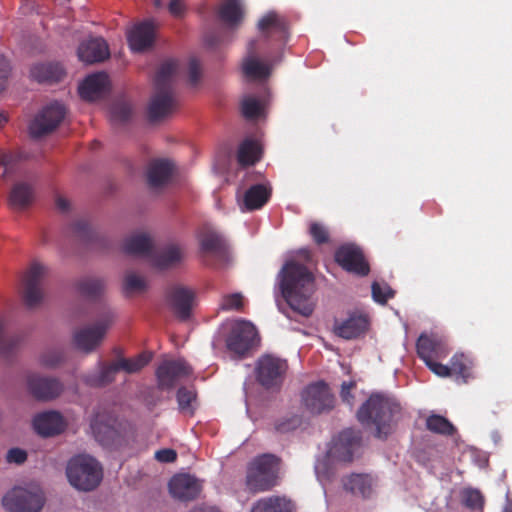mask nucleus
Listing matches in <instances>:
<instances>
[{"label": "nucleus", "mask_w": 512, "mask_h": 512, "mask_svg": "<svg viewBox=\"0 0 512 512\" xmlns=\"http://www.w3.org/2000/svg\"><path fill=\"white\" fill-rule=\"evenodd\" d=\"M35 199V191L31 184L18 182L14 184L9 194V205L12 209L21 211L28 208Z\"/></svg>", "instance_id": "2f4dec72"}, {"label": "nucleus", "mask_w": 512, "mask_h": 512, "mask_svg": "<svg viewBox=\"0 0 512 512\" xmlns=\"http://www.w3.org/2000/svg\"><path fill=\"white\" fill-rule=\"evenodd\" d=\"M33 426L39 435L50 437L62 433L66 428V422L59 412L47 411L34 417Z\"/></svg>", "instance_id": "5701e85b"}, {"label": "nucleus", "mask_w": 512, "mask_h": 512, "mask_svg": "<svg viewBox=\"0 0 512 512\" xmlns=\"http://www.w3.org/2000/svg\"><path fill=\"white\" fill-rule=\"evenodd\" d=\"M44 495L39 488L32 490L16 487L2 499L4 508L11 512H39L44 505Z\"/></svg>", "instance_id": "6e6552de"}, {"label": "nucleus", "mask_w": 512, "mask_h": 512, "mask_svg": "<svg viewBox=\"0 0 512 512\" xmlns=\"http://www.w3.org/2000/svg\"><path fill=\"white\" fill-rule=\"evenodd\" d=\"M27 388L35 399L49 401L61 394L63 384L56 378L30 374L27 376Z\"/></svg>", "instance_id": "f3484780"}, {"label": "nucleus", "mask_w": 512, "mask_h": 512, "mask_svg": "<svg viewBox=\"0 0 512 512\" xmlns=\"http://www.w3.org/2000/svg\"><path fill=\"white\" fill-rule=\"evenodd\" d=\"M437 359L425 360L424 363L427 367L436 375L440 377H448L451 376V369H449L448 365L441 364L436 361Z\"/></svg>", "instance_id": "bf43d9fd"}, {"label": "nucleus", "mask_w": 512, "mask_h": 512, "mask_svg": "<svg viewBox=\"0 0 512 512\" xmlns=\"http://www.w3.org/2000/svg\"><path fill=\"white\" fill-rule=\"evenodd\" d=\"M64 361V353L62 350L55 349L46 351L41 355L40 362L43 366L53 368Z\"/></svg>", "instance_id": "6e6d98bb"}, {"label": "nucleus", "mask_w": 512, "mask_h": 512, "mask_svg": "<svg viewBox=\"0 0 512 512\" xmlns=\"http://www.w3.org/2000/svg\"><path fill=\"white\" fill-rule=\"evenodd\" d=\"M114 424V419L109 417L107 420H104V416L98 413L91 420L90 425L96 439L100 442L108 443L117 435Z\"/></svg>", "instance_id": "e433bc0d"}, {"label": "nucleus", "mask_w": 512, "mask_h": 512, "mask_svg": "<svg viewBox=\"0 0 512 512\" xmlns=\"http://www.w3.org/2000/svg\"><path fill=\"white\" fill-rule=\"evenodd\" d=\"M426 428L435 434L451 436L455 433L454 425L444 416L431 414L426 419Z\"/></svg>", "instance_id": "c03bdc74"}, {"label": "nucleus", "mask_w": 512, "mask_h": 512, "mask_svg": "<svg viewBox=\"0 0 512 512\" xmlns=\"http://www.w3.org/2000/svg\"><path fill=\"white\" fill-rule=\"evenodd\" d=\"M119 372L117 360L110 363L99 362V371L86 375L84 381L92 387H104L114 382Z\"/></svg>", "instance_id": "473e14b6"}, {"label": "nucleus", "mask_w": 512, "mask_h": 512, "mask_svg": "<svg viewBox=\"0 0 512 512\" xmlns=\"http://www.w3.org/2000/svg\"><path fill=\"white\" fill-rule=\"evenodd\" d=\"M76 287L82 296L96 299L104 292L105 283L101 278L86 277L79 280Z\"/></svg>", "instance_id": "37998d69"}, {"label": "nucleus", "mask_w": 512, "mask_h": 512, "mask_svg": "<svg viewBox=\"0 0 512 512\" xmlns=\"http://www.w3.org/2000/svg\"><path fill=\"white\" fill-rule=\"evenodd\" d=\"M109 77L104 72L87 76L79 86V94L86 101H94L108 92Z\"/></svg>", "instance_id": "b1692460"}, {"label": "nucleus", "mask_w": 512, "mask_h": 512, "mask_svg": "<svg viewBox=\"0 0 512 512\" xmlns=\"http://www.w3.org/2000/svg\"><path fill=\"white\" fill-rule=\"evenodd\" d=\"M146 289L147 282L145 278L139 276L133 271H129L125 274L123 280V291L126 296L144 292Z\"/></svg>", "instance_id": "49530a36"}, {"label": "nucleus", "mask_w": 512, "mask_h": 512, "mask_svg": "<svg viewBox=\"0 0 512 512\" xmlns=\"http://www.w3.org/2000/svg\"><path fill=\"white\" fill-rule=\"evenodd\" d=\"M123 250L126 254L141 256L150 260L154 251V245L148 234L137 233L125 239Z\"/></svg>", "instance_id": "c85d7f7f"}, {"label": "nucleus", "mask_w": 512, "mask_h": 512, "mask_svg": "<svg viewBox=\"0 0 512 512\" xmlns=\"http://www.w3.org/2000/svg\"><path fill=\"white\" fill-rule=\"evenodd\" d=\"M251 512H291V508L284 498L273 496L258 500Z\"/></svg>", "instance_id": "a19ab883"}, {"label": "nucleus", "mask_w": 512, "mask_h": 512, "mask_svg": "<svg viewBox=\"0 0 512 512\" xmlns=\"http://www.w3.org/2000/svg\"><path fill=\"white\" fill-rule=\"evenodd\" d=\"M287 369L286 360L266 354L256 362V379L266 389L279 388L283 383Z\"/></svg>", "instance_id": "423d86ee"}, {"label": "nucleus", "mask_w": 512, "mask_h": 512, "mask_svg": "<svg viewBox=\"0 0 512 512\" xmlns=\"http://www.w3.org/2000/svg\"><path fill=\"white\" fill-rule=\"evenodd\" d=\"M114 317V312L107 309L95 325L78 331L74 335V342L77 348L85 352H90L95 349L102 341L107 329L112 324Z\"/></svg>", "instance_id": "ddd939ff"}, {"label": "nucleus", "mask_w": 512, "mask_h": 512, "mask_svg": "<svg viewBox=\"0 0 512 512\" xmlns=\"http://www.w3.org/2000/svg\"><path fill=\"white\" fill-rule=\"evenodd\" d=\"M259 341L256 327L249 321H236L226 338L227 349L238 357H244Z\"/></svg>", "instance_id": "0eeeda50"}, {"label": "nucleus", "mask_w": 512, "mask_h": 512, "mask_svg": "<svg viewBox=\"0 0 512 512\" xmlns=\"http://www.w3.org/2000/svg\"><path fill=\"white\" fill-rule=\"evenodd\" d=\"M31 77L39 83L53 84L60 82L65 70L59 63H39L31 68Z\"/></svg>", "instance_id": "c756f323"}, {"label": "nucleus", "mask_w": 512, "mask_h": 512, "mask_svg": "<svg viewBox=\"0 0 512 512\" xmlns=\"http://www.w3.org/2000/svg\"><path fill=\"white\" fill-rule=\"evenodd\" d=\"M399 402L385 394L374 393L357 412V419L362 425L375 426V437L386 439L394 425L401 417Z\"/></svg>", "instance_id": "f03ea898"}, {"label": "nucleus", "mask_w": 512, "mask_h": 512, "mask_svg": "<svg viewBox=\"0 0 512 512\" xmlns=\"http://www.w3.org/2000/svg\"><path fill=\"white\" fill-rule=\"evenodd\" d=\"M10 73V66L7 59L0 55V90L5 88Z\"/></svg>", "instance_id": "0e129e2a"}, {"label": "nucleus", "mask_w": 512, "mask_h": 512, "mask_svg": "<svg viewBox=\"0 0 512 512\" xmlns=\"http://www.w3.org/2000/svg\"><path fill=\"white\" fill-rule=\"evenodd\" d=\"M249 57L244 59L242 70L245 76L251 80H265L270 75L268 65L262 63L254 57L256 54V41L252 40L248 44Z\"/></svg>", "instance_id": "cd10ccee"}, {"label": "nucleus", "mask_w": 512, "mask_h": 512, "mask_svg": "<svg viewBox=\"0 0 512 512\" xmlns=\"http://www.w3.org/2000/svg\"><path fill=\"white\" fill-rule=\"evenodd\" d=\"M192 374V368L184 360H165L156 370L158 387L160 389H172L176 383Z\"/></svg>", "instance_id": "dca6fc26"}, {"label": "nucleus", "mask_w": 512, "mask_h": 512, "mask_svg": "<svg viewBox=\"0 0 512 512\" xmlns=\"http://www.w3.org/2000/svg\"><path fill=\"white\" fill-rule=\"evenodd\" d=\"M219 19L229 28L238 27L244 17L240 0H225L218 9Z\"/></svg>", "instance_id": "f704fd0d"}, {"label": "nucleus", "mask_w": 512, "mask_h": 512, "mask_svg": "<svg viewBox=\"0 0 512 512\" xmlns=\"http://www.w3.org/2000/svg\"><path fill=\"white\" fill-rule=\"evenodd\" d=\"M272 187L269 183L254 184L243 196L242 210L254 211L261 209L271 198Z\"/></svg>", "instance_id": "bb28decb"}, {"label": "nucleus", "mask_w": 512, "mask_h": 512, "mask_svg": "<svg viewBox=\"0 0 512 512\" xmlns=\"http://www.w3.org/2000/svg\"><path fill=\"white\" fill-rule=\"evenodd\" d=\"M472 368V360L463 353H456L450 360L451 376H455L456 380H461L462 383H467L473 377Z\"/></svg>", "instance_id": "4c0bfd02"}, {"label": "nucleus", "mask_w": 512, "mask_h": 512, "mask_svg": "<svg viewBox=\"0 0 512 512\" xmlns=\"http://www.w3.org/2000/svg\"><path fill=\"white\" fill-rule=\"evenodd\" d=\"M201 490V482L190 474L175 475L169 482V491L171 495L182 501L196 499Z\"/></svg>", "instance_id": "a211bd4d"}, {"label": "nucleus", "mask_w": 512, "mask_h": 512, "mask_svg": "<svg viewBox=\"0 0 512 512\" xmlns=\"http://www.w3.org/2000/svg\"><path fill=\"white\" fill-rule=\"evenodd\" d=\"M258 30L266 39L284 42L288 36V25L285 18L274 11L266 13L257 24Z\"/></svg>", "instance_id": "aec40b11"}, {"label": "nucleus", "mask_w": 512, "mask_h": 512, "mask_svg": "<svg viewBox=\"0 0 512 512\" xmlns=\"http://www.w3.org/2000/svg\"><path fill=\"white\" fill-rule=\"evenodd\" d=\"M183 258V251L177 244H169L152 253L150 261L159 269H166L179 263Z\"/></svg>", "instance_id": "7c9ffc66"}, {"label": "nucleus", "mask_w": 512, "mask_h": 512, "mask_svg": "<svg viewBox=\"0 0 512 512\" xmlns=\"http://www.w3.org/2000/svg\"><path fill=\"white\" fill-rule=\"evenodd\" d=\"M200 250L203 255H211L223 258L227 254V243L216 231L204 227L199 233Z\"/></svg>", "instance_id": "393cba45"}, {"label": "nucleus", "mask_w": 512, "mask_h": 512, "mask_svg": "<svg viewBox=\"0 0 512 512\" xmlns=\"http://www.w3.org/2000/svg\"><path fill=\"white\" fill-rule=\"evenodd\" d=\"M23 342L20 334H8L6 332V323L0 319V356L9 358L14 355Z\"/></svg>", "instance_id": "58836bf2"}, {"label": "nucleus", "mask_w": 512, "mask_h": 512, "mask_svg": "<svg viewBox=\"0 0 512 512\" xmlns=\"http://www.w3.org/2000/svg\"><path fill=\"white\" fill-rule=\"evenodd\" d=\"M371 289L372 297L377 303L385 304L390 298L394 297V291L386 284L373 282Z\"/></svg>", "instance_id": "864d4df0"}, {"label": "nucleus", "mask_w": 512, "mask_h": 512, "mask_svg": "<svg viewBox=\"0 0 512 512\" xmlns=\"http://www.w3.org/2000/svg\"><path fill=\"white\" fill-rule=\"evenodd\" d=\"M27 459L26 451L20 448H11L6 455V460L9 463L22 464Z\"/></svg>", "instance_id": "052dcab7"}, {"label": "nucleus", "mask_w": 512, "mask_h": 512, "mask_svg": "<svg viewBox=\"0 0 512 512\" xmlns=\"http://www.w3.org/2000/svg\"><path fill=\"white\" fill-rule=\"evenodd\" d=\"M79 59L87 64L103 62L110 56L107 42L102 37L83 41L77 50Z\"/></svg>", "instance_id": "412c9836"}, {"label": "nucleus", "mask_w": 512, "mask_h": 512, "mask_svg": "<svg viewBox=\"0 0 512 512\" xmlns=\"http://www.w3.org/2000/svg\"><path fill=\"white\" fill-rule=\"evenodd\" d=\"M302 403L312 414L331 411L335 405V397L324 381L307 385L301 393Z\"/></svg>", "instance_id": "9d476101"}, {"label": "nucleus", "mask_w": 512, "mask_h": 512, "mask_svg": "<svg viewBox=\"0 0 512 512\" xmlns=\"http://www.w3.org/2000/svg\"><path fill=\"white\" fill-rule=\"evenodd\" d=\"M261 158V147L258 141L245 139L238 148V163L245 167L254 165Z\"/></svg>", "instance_id": "ea45409f"}, {"label": "nucleus", "mask_w": 512, "mask_h": 512, "mask_svg": "<svg viewBox=\"0 0 512 512\" xmlns=\"http://www.w3.org/2000/svg\"><path fill=\"white\" fill-rule=\"evenodd\" d=\"M71 229L74 236L84 242H92L96 238V233L92 230L86 220H76L72 223Z\"/></svg>", "instance_id": "de8ad7c7"}, {"label": "nucleus", "mask_w": 512, "mask_h": 512, "mask_svg": "<svg viewBox=\"0 0 512 512\" xmlns=\"http://www.w3.org/2000/svg\"><path fill=\"white\" fill-rule=\"evenodd\" d=\"M344 489L355 496L369 498L373 492V479L368 474H351L343 480Z\"/></svg>", "instance_id": "72a5a7b5"}, {"label": "nucleus", "mask_w": 512, "mask_h": 512, "mask_svg": "<svg viewBox=\"0 0 512 512\" xmlns=\"http://www.w3.org/2000/svg\"><path fill=\"white\" fill-rule=\"evenodd\" d=\"M56 207L58 208V210H60L61 212H66L69 210V207H70V204L68 202L67 199H65L64 197L62 196H58L56 198Z\"/></svg>", "instance_id": "774afa93"}, {"label": "nucleus", "mask_w": 512, "mask_h": 512, "mask_svg": "<svg viewBox=\"0 0 512 512\" xmlns=\"http://www.w3.org/2000/svg\"><path fill=\"white\" fill-rule=\"evenodd\" d=\"M66 108L59 102L45 106L31 121L29 132L31 137L40 138L53 132L63 121Z\"/></svg>", "instance_id": "f8f14e48"}, {"label": "nucleus", "mask_w": 512, "mask_h": 512, "mask_svg": "<svg viewBox=\"0 0 512 512\" xmlns=\"http://www.w3.org/2000/svg\"><path fill=\"white\" fill-rule=\"evenodd\" d=\"M66 475L70 484L76 489L91 491L99 485L102 469L94 458L77 455L69 460Z\"/></svg>", "instance_id": "39448f33"}, {"label": "nucleus", "mask_w": 512, "mask_h": 512, "mask_svg": "<svg viewBox=\"0 0 512 512\" xmlns=\"http://www.w3.org/2000/svg\"><path fill=\"white\" fill-rule=\"evenodd\" d=\"M369 326L368 317L359 312H352L345 320L336 321L333 331L335 335L346 340L358 338Z\"/></svg>", "instance_id": "6ab92c4d"}, {"label": "nucleus", "mask_w": 512, "mask_h": 512, "mask_svg": "<svg viewBox=\"0 0 512 512\" xmlns=\"http://www.w3.org/2000/svg\"><path fill=\"white\" fill-rule=\"evenodd\" d=\"M309 234L317 245L326 244L330 240L327 227L319 222H312L310 224Z\"/></svg>", "instance_id": "603ef678"}, {"label": "nucleus", "mask_w": 512, "mask_h": 512, "mask_svg": "<svg viewBox=\"0 0 512 512\" xmlns=\"http://www.w3.org/2000/svg\"><path fill=\"white\" fill-rule=\"evenodd\" d=\"M264 111V101L254 96H246L241 102V112L248 120L258 119Z\"/></svg>", "instance_id": "a18cd8bd"}, {"label": "nucleus", "mask_w": 512, "mask_h": 512, "mask_svg": "<svg viewBox=\"0 0 512 512\" xmlns=\"http://www.w3.org/2000/svg\"><path fill=\"white\" fill-rule=\"evenodd\" d=\"M155 459L162 463H172L177 459V453L170 448L160 449L155 452Z\"/></svg>", "instance_id": "680f3d73"}, {"label": "nucleus", "mask_w": 512, "mask_h": 512, "mask_svg": "<svg viewBox=\"0 0 512 512\" xmlns=\"http://www.w3.org/2000/svg\"><path fill=\"white\" fill-rule=\"evenodd\" d=\"M244 296L241 293L224 295L220 302V308L224 311H242Z\"/></svg>", "instance_id": "8fccbe9b"}, {"label": "nucleus", "mask_w": 512, "mask_h": 512, "mask_svg": "<svg viewBox=\"0 0 512 512\" xmlns=\"http://www.w3.org/2000/svg\"><path fill=\"white\" fill-rule=\"evenodd\" d=\"M361 444L362 434L360 430L353 428L344 429L333 438L328 449V456L334 461L352 462Z\"/></svg>", "instance_id": "9b49d317"}, {"label": "nucleus", "mask_w": 512, "mask_h": 512, "mask_svg": "<svg viewBox=\"0 0 512 512\" xmlns=\"http://www.w3.org/2000/svg\"><path fill=\"white\" fill-rule=\"evenodd\" d=\"M154 37V26L150 21L139 23L127 36L129 46L134 52H142L150 48L154 42Z\"/></svg>", "instance_id": "a878e982"}, {"label": "nucleus", "mask_w": 512, "mask_h": 512, "mask_svg": "<svg viewBox=\"0 0 512 512\" xmlns=\"http://www.w3.org/2000/svg\"><path fill=\"white\" fill-rule=\"evenodd\" d=\"M177 402L179 409L183 412L193 413L192 403L196 400V393L185 387H181L177 391Z\"/></svg>", "instance_id": "3c124183"}, {"label": "nucleus", "mask_w": 512, "mask_h": 512, "mask_svg": "<svg viewBox=\"0 0 512 512\" xmlns=\"http://www.w3.org/2000/svg\"><path fill=\"white\" fill-rule=\"evenodd\" d=\"M173 172L170 161L159 159L150 163L147 172L148 184L151 187H160L168 182Z\"/></svg>", "instance_id": "c9c22d12"}, {"label": "nucleus", "mask_w": 512, "mask_h": 512, "mask_svg": "<svg viewBox=\"0 0 512 512\" xmlns=\"http://www.w3.org/2000/svg\"><path fill=\"white\" fill-rule=\"evenodd\" d=\"M416 350L420 359H441L449 354L447 344L437 336L422 333L416 342Z\"/></svg>", "instance_id": "4be33fe9"}, {"label": "nucleus", "mask_w": 512, "mask_h": 512, "mask_svg": "<svg viewBox=\"0 0 512 512\" xmlns=\"http://www.w3.org/2000/svg\"><path fill=\"white\" fill-rule=\"evenodd\" d=\"M355 387L354 382H343L341 385V398L343 402H346L350 406L353 403V395L351 394V390Z\"/></svg>", "instance_id": "69168bd1"}, {"label": "nucleus", "mask_w": 512, "mask_h": 512, "mask_svg": "<svg viewBox=\"0 0 512 512\" xmlns=\"http://www.w3.org/2000/svg\"><path fill=\"white\" fill-rule=\"evenodd\" d=\"M463 504L472 509L481 508L483 506V496L475 489H466L462 495Z\"/></svg>", "instance_id": "5fc2aeb1"}, {"label": "nucleus", "mask_w": 512, "mask_h": 512, "mask_svg": "<svg viewBox=\"0 0 512 512\" xmlns=\"http://www.w3.org/2000/svg\"><path fill=\"white\" fill-rule=\"evenodd\" d=\"M16 157L12 153L0 150V166L5 168L4 174L12 172Z\"/></svg>", "instance_id": "e2e57ef3"}, {"label": "nucleus", "mask_w": 512, "mask_h": 512, "mask_svg": "<svg viewBox=\"0 0 512 512\" xmlns=\"http://www.w3.org/2000/svg\"><path fill=\"white\" fill-rule=\"evenodd\" d=\"M335 261L345 271L358 276H366L370 272V266L362 249L355 244L340 246L335 252Z\"/></svg>", "instance_id": "2eb2a0df"}, {"label": "nucleus", "mask_w": 512, "mask_h": 512, "mask_svg": "<svg viewBox=\"0 0 512 512\" xmlns=\"http://www.w3.org/2000/svg\"><path fill=\"white\" fill-rule=\"evenodd\" d=\"M111 118L115 122L124 123L128 121L132 115V107L128 102H115L110 109Z\"/></svg>", "instance_id": "09e8293b"}, {"label": "nucleus", "mask_w": 512, "mask_h": 512, "mask_svg": "<svg viewBox=\"0 0 512 512\" xmlns=\"http://www.w3.org/2000/svg\"><path fill=\"white\" fill-rule=\"evenodd\" d=\"M152 359L150 352H142L133 358H117V363L120 371L127 374H133L141 371Z\"/></svg>", "instance_id": "79ce46f5"}, {"label": "nucleus", "mask_w": 512, "mask_h": 512, "mask_svg": "<svg viewBox=\"0 0 512 512\" xmlns=\"http://www.w3.org/2000/svg\"><path fill=\"white\" fill-rule=\"evenodd\" d=\"M169 12L176 17H180L184 12V5L181 0H171L169 3Z\"/></svg>", "instance_id": "338daca9"}, {"label": "nucleus", "mask_w": 512, "mask_h": 512, "mask_svg": "<svg viewBox=\"0 0 512 512\" xmlns=\"http://www.w3.org/2000/svg\"><path fill=\"white\" fill-rule=\"evenodd\" d=\"M178 63L175 60L163 62L154 79V94L148 105L150 121H159L170 115L177 107L173 93V78L177 72Z\"/></svg>", "instance_id": "7ed1b4c3"}, {"label": "nucleus", "mask_w": 512, "mask_h": 512, "mask_svg": "<svg viewBox=\"0 0 512 512\" xmlns=\"http://www.w3.org/2000/svg\"><path fill=\"white\" fill-rule=\"evenodd\" d=\"M300 425V418L292 416L276 423L275 429L280 433H287L295 430Z\"/></svg>", "instance_id": "13d9d810"}, {"label": "nucleus", "mask_w": 512, "mask_h": 512, "mask_svg": "<svg viewBox=\"0 0 512 512\" xmlns=\"http://www.w3.org/2000/svg\"><path fill=\"white\" fill-rule=\"evenodd\" d=\"M47 273V267L38 261H33L23 277V300L29 308L38 305L43 298L42 280Z\"/></svg>", "instance_id": "4468645a"}, {"label": "nucleus", "mask_w": 512, "mask_h": 512, "mask_svg": "<svg viewBox=\"0 0 512 512\" xmlns=\"http://www.w3.org/2000/svg\"><path fill=\"white\" fill-rule=\"evenodd\" d=\"M167 305L177 320L186 322L192 317L196 304L195 291L181 284H173L166 289Z\"/></svg>", "instance_id": "1a4fd4ad"}, {"label": "nucleus", "mask_w": 512, "mask_h": 512, "mask_svg": "<svg viewBox=\"0 0 512 512\" xmlns=\"http://www.w3.org/2000/svg\"><path fill=\"white\" fill-rule=\"evenodd\" d=\"M279 458L273 454L256 457L248 466L246 486L252 492H264L277 483Z\"/></svg>", "instance_id": "20e7f679"}, {"label": "nucleus", "mask_w": 512, "mask_h": 512, "mask_svg": "<svg viewBox=\"0 0 512 512\" xmlns=\"http://www.w3.org/2000/svg\"><path fill=\"white\" fill-rule=\"evenodd\" d=\"M188 79L191 86H196L201 79V66L197 59L192 58L188 64Z\"/></svg>", "instance_id": "4d7b16f0"}, {"label": "nucleus", "mask_w": 512, "mask_h": 512, "mask_svg": "<svg viewBox=\"0 0 512 512\" xmlns=\"http://www.w3.org/2000/svg\"><path fill=\"white\" fill-rule=\"evenodd\" d=\"M279 277L282 296L290 309L303 317L311 316L314 311L312 295L315 291L313 274L305 265L291 260L284 264Z\"/></svg>", "instance_id": "f257e3e1"}]
</instances>
